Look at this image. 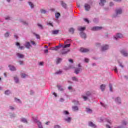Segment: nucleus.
<instances>
[{
  "label": "nucleus",
  "instance_id": "nucleus-1",
  "mask_svg": "<svg viewBox=\"0 0 128 128\" xmlns=\"http://www.w3.org/2000/svg\"><path fill=\"white\" fill-rule=\"evenodd\" d=\"M78 68L75 69V74H78L80 70H82V66H80V64H78Z\"/></svg>",
  "mask_w": 128,
  "mask_h": 128
},
{
  "label": "nucleus",
  "instance_id": "nucleus-2",
  "mask_svg": "<svg viewBox=\"0 0 128 128\" xmlns=\"http://www.w3.org/2000/svg\"><path fill=\"white\" fill-rule=\"evenodd\" d=\"M68 52H70V50L64 48L61 52V54H68Z\"/></svg>",
  "mask_w": 128,
  "mask_h": 128
},
{
  "label": "nucleus",
  "instance_id": "nucleus-3",
  "mask_svg": "<svg viewBox=\"0 0 128 128\" xmlns=\"http://www.w3.org/2000/svg\"><path fill=\"white\" fill-rule=\"evenodd\" d=\"M80 51H81L82 52H90V50L82 48H80Z\"/></svg>",
  "mask_w": 128,
  "mask_h": 128
},
{
  "label": "nucleus",
  "instance_id": "nucleus-4",
  "mask_svg": "<svg viewBox=\"0 0 128 128\" xmlns=\"http://www.w3.org/2000/svg\"><path fill=\"white\" fill-rule=\"evenodd\" d=\"M122 38V34H118L116 36L114 37V38L118 40V38Z\"/></svg>",
  "mask_w": 128,
  "mask_h": 128
},
{
  "label": "nucleus",
  "instance_id": "nucleus-5",
  "mask_svg": "<svg viewBox=\"0 0 128 128\" xmlns=\"http://www.w3.org/2000/svg\"><path fill=\"white\" fill-rule=\"evenodd\" d=\"M102 28L100 26H96L94 27L92 30H102Z\"/></svg>",
  "mask_w": 128,
  "mask_h": 128
},
{
  "label": "nucleus",
  "instance_id": "nucleus-6",
  "mask_svg": "<svg viewBox=\"0 0 128 128\" xmlns=\"http://www.w3.org/2000/svg\"><path fill=\"white\" fill-rule=\"evenodd\" d=\"M121 54L124 56H128V52H126V51L124 50H121Z\"/></svg>",
  "mask_w": 128,
  "mask_h": 128
},
{
  "label": "nucleus",
  "instance_id": "nucleus-7",
  "mask_svg": "<svg viewBox=\"0 0 128 128\" xmlns=\"http://www.w3.org/2000/svg\"><path fill=\"white\" fill-rule=\"evenodd\" d=\"M80 36L82 38H86V34L84 33V32H80Z\"/></svg>",
  "mask_w": 128,
  "mask_h": 128
},
{
  "label": "nucleus",
  "instance_id": "nucleus-8",
  "mask_svg": "<svg viewBox=\"0 0 128 128\" xmlns=\"http://www.w3.org/2000/svg\"><path fill=\"white\" fill-rule=\"evenodd\" d=\"M88 124L90 126H92V128H96V124L92 123V122H89Z\"/></svg>",
  "mask_w": 128,
  "mask_h": 128
},
{
  "label": "nucleus",
  "instance_id": "nucleus-9",
  "mask_svg": "<svg viewBox=\"0 0 128 128\" xmlns=\"http://www.w3.org/2000/svg\"><path fill=\"white\" fill-rule=\"evenodd\" d=\"M84 8L86 10H89L90 8V6L89 4H85Z\"/></svg>",
  "mask_w": 128,
  "mask_h": 128
},
{
  "label": "nucleus",
  "instance_id": "nucleus-10",
  "mask_svg": "<svg viewBox=\"0 0 128 128\" xmlns=\"http://www.w3.org/2000/svg\"><path fill=\"white\" fill-rule=\"evenodd\" d=\"M24 46H26V48H30V46H32L30 42H26V44L24 45Z\"/></svg>",
  "mask_w": 128,
  "mask_h": 128
},
{
  "label": "nucleus",
  "instance_id": "nucleus-11",
  "mask_svg": "<svg viewBox=\"0 0 128 128\" xmlns=\"http://www.w3.org/2000/svg\"><path fill=\"white\" fill-rule=\"evenodd\" d=\"M108 48V45L104 46L102 48V50L104 52V50H106Z\"/></svg>",
  "mask_w": 128,
  "mask_h": 128
},
{
  "label": "nucleus",
  "instance_id": "nucleus-12",
  "mask_svg": "<svg viewBox=\"0 0 128 128\" xmlns=\"http://www.w3.org/2000/svg\"><path fill=\"white\" fill-rule=\"evenodd\" d=\"M100 4L102 6H104V4H105V2H106V0H100Z\"/></svg>",
  "mask_w": 128,
  "mask_h": 128
},
{
  "label": "nucleus",
  "instance_id": "nucleus-13",
  "mask_svg": "<svg viewBox=\"0 0 128 128\" xmlns=\"http://www.w3.org/2000/svg\"><path fill=\"white\" fill-rule=\"evenodd\" d=\"M100 88L102 90V92H104V89L106 88V85L102 84L100 86Z\"/></svg>",
  "mask_w": 128,
  "mask_h": 128
},
{
  "label": "nucleus",
  "instance_id": "nucleus-14",
  "mask_svg": "<svg viewBox=\"0 0 128 128\" xmlns=\"http://www.w3.org/2000/svg\"><path fill=\"white\" fill-rule=\"evenodd\" d=\"M17 56H18L20 58H24V54H20V53L17 54Z\"/></svg>",
  "mask_w": 128,
  "mask_h": 128
},
{
  "label": "nucleus",
  "instance_id": "nucleus-15",
  "mask_svg": "<svg viewBox=\"0 0 128 128\" xmlns=\"http://www.w3.org/2000/svg\"><path fill=\"white\" fill-rule=\"evenodd\" d=\"M64 120H66V122H70L72 120V118L68 117V118H65Z\"/></svg>",
  "mask_w": 128,
  "mask_h": 128
},
{
  "label": "nucleus",
  "instance_id": "nucleus-16",
  "mask_svg": "<svg viewBox=\"0 0 128 128\" xmlns=\"http://www.w3.org/2000/svg\"><path fill=\"white\" fill-rule=\"evenodd\" d=\"M61 4L62 6H63V8H66V4L64 2L62 1L61 2Z\"/></svg>",
  "mask_w": 128,
  "mask_h": 128
},
{
  "label": "nucleus",
  "instance_id": "nucleus-17",
  "mask_svg": "<svg viewBox=\"0 0 128 128\" xmlns=\"http://www.w3.org/2000/svg\"><path fill=\"white\" fill-rule=\"evenodd\" d=\"M72 108V110L74 111V112H76V110H78V106H74Z\"/></svg>",
  "mask_w": 128,
  "mask_h": 128
},
{
  "label": "nucleus",
  "instance_id": "nucleus-18",
  "mask_svg": "<svg viewBox=\"0 0 128 128\" xmlns=\"http://www.w3.org/2000/svg\"><path fill=\"white\" fill-rule=\"evenodd\" d=\"M115 101L117 102V104H120V98H117Z\"/></svg>",
  "mask_w": 128,
  "mask_h": 128
},
{
  "label": "nucleus",
  "instance_id": "nucleus-19",
  "mask_svg": "<svg viewBox=\"0 0 128 128\" xmlns=\"http://www.w3.org/2000/svg\"><path fill=\"white\" fill-rule=\"evenodd\" d=\"M36 122L39 128H42V123L38 121Z\"/></svg>",
  "mask_w": 128,
  "mask_h": 128
},
{
  "label": "nucleus",
  "instance_id": "nucleus-20",
  "mask_svg": "<svg viewBox=\"0 0 128 128\" xmlns=\"http://www.w3.org/2000/svg\"><path fill=\"white\" fill-rule=\"evenodd\" d=\"M116 14H122V10L121 9H118V10H116Z\"/></svg>",
  "mask_w": 128,
  "mask_h": 128
},
{
  "label": "nucleus",
  "instance_id": "nucleus-21",
  "mask_svg": "<svg viewBox=\"0 0 128 128\" xmlns=\"http://www.w3.org/2000/svg\"><path fill=\"white\" fill-rule=\"evenodd\" d=\"M58 30H54L52 32V34H58Z\"/></svg>",
  "mask_w": 128,
  "mask_h": 128
},
{
  "label": "nucleus",
  "instance_id": "nucleus-22",
  "mask_svg": "<svg viewBox=\"0 0 128 128\" xmlns=\"http://www.w3.org/2000/svg\"><path fill=\"white\" fill-rule=\"evenodd\" d=\"M60 62H62V58H57V60L56 61V64H60Z\"/></svg>",
  "mask_w": 128,
  "mask_h": 128
},
{
  "label": "nucleus",
  "instance_id": "nucleus-23",
  "mask_svg": "<svg viewBox=\"0 0 128 128\" xmlns=\"http://www.w3.org/2000/svg\"><path fill=\"white\" fill-rule=\"evenodd\" d=\"M10 70H16V68L14 66H9Z\"/></svg>",
  "mask_w": 128,
  "mask_h": 128
},
{
  "label": "nucleus",
  "instance_id": "nucleus-24",
  "mask_svg": "<svg viewBox=\"0 0 128 128\" xmlns=\"http://www.w3.org/2000/svg\"><path fill=\"white\" fill-rule=\"evenodd\" d=\"M78 30L80 32H82V30H86V27H80L79 28Z\"/></svg>",
  "mask_w": 128,
  "mask_h": 128
},
{
  "label": "nucleus",
  "instance_id": "nucleus-25",
  "mask_svg": "<svg viewBox=\"0 0 128 128\" xmlns=\"http://www.w3.org/2000/svg\"><path fill=\"white\" fill-rule=\"evenodd\" d=\"M70 44H66V45H64L62 48H70Z\"/></svg>",
  "mask_w": 128,
  "mask_h": 128
},
{
  "label": "nucleus",
  "instance_id": "nucleus-26",
  "mask_svg": "<svg viewBox=\"0 0 128 128\" xmlns=\"http://www.w3.org/2000/svg\"><path fill=\"white\" fill-rule=\"evenodd\" d=\"M21 122H26V124H28V121L26 120V119L24 118H22L21 119Z\"/></svg>",
  "mask_w": 128,
  "mask_h": 128
},
{
  "label": "nucleus",
  "instance_id": "nucleus-27",
  "mask_svg": "<svg viewBox=\"0 0 128 128\" xmlns=\"http://www.w3.org/2000/svg\"><path fill=\"white\" fill-rule=\"evenodd\" d=\"M60 16V14L59 12H57L56 14V18H58Z\"/></svg>",
  "mask_w": 128,
  "mask_h": 128
},
{
  "label": "nucleus",
  "instance_id": "nucleus-28",
  "mask_svg": "<svg viewBox=\"0 0 128 128\" xmlns=\"http://www.w3.org/2000/svg\"><path fill=\"white\" fill-rule=\"evenodd\" d=\"M14 80L16 83L18 82V77L16 76L14 77Z\"/></svg>",
  "mask_w": 128,
  "mask_h": 128
},
{
  "label": "nucleus",
  "instance_id": "nucleus-29",
  "mask_svg": "<svg viewBox=\"0 0 128 128\" xmlns=\"http://www.w3.org/2000/svg\"><path fill=\"white\" fill-rule=\"evenodd\" d=\"M69 32H72V34H74V28H70V30H69Z\"/></svg>",
  "mask_w": 128,
  "mask_h": 128
},
{
  "label": "nucleus",
  "instance_id": "nucleus-30",
  "mask_svg": "<svg viewBox=\"0 0 128 128\" xmlns=\"http://www.w3.org/2000/svg\"><path fill=\"white\" fill-rule=\"evenodd\" d=\"M62 70H58V72H56V74H62Z\"/></svg>",
  "mask_w": 128,
  "mask_h": 128
},
{
  "label": "nucleus",
  "instance_id": "nucleus-31",
  "mask_svg": "<svg viewBox=\"0 0 128 128\" xmlns=\"http://www.w3.org/2000/svg\"><path fill=\"white\" fill-rule=\"evenodd\" d=\"M38 28H41V30H42L44 28V27L42 26V25L40 24H38Z\"/></svg>",
  "mask_w": 128,
  "mask_h": 128
},
{
  "label": "nucleus",
  "instance_id": "nucleus-32",
  "mask_svg": "<svg viewBox=\"0 0 128 128\" xmlns=\"http://www.w3.org/2000/svg\"><path fill=\"white\" fill-rule=\"evenodd\" d=\"M29 5L32 8H34V4H32V2H28Z\"/></svg>",
  "mask_w": 128,
  "mask_h": 128
},
{
  "label": "nucleus",
  "instance_id": "nucleus-33",
  "mask_svg": "<svg viewBox=\"0 0 128 128\" xmlns=\"http://www.w3.org/2000/svg\"><path fill=\"white\" fill-rule=\"evenodd\" d=\"M34 36H36V38H38L39 40L40 38V35L36 34V33H34Z\"/></svg>",
  "mask_w": 128,
  "mask_h": 128
},
{
  "label": "nucleus",
  "instance_id": "nucleus-34",
  "mask_svg": "<svg viewBox=\"0 0 128 128\" xmlns=\"http://www.w3.org/2000/svg\"><path fill=\"white\" fill-rule=\"evenodd\" d=\"M87 112H92V110L90 108H86Z\"/></svg>",
  "mask_w": 128,
  "mask_h": 128
},
{
  "label": "nucleus",
  "instance_id": "nucleus-35",
  "mask_svg": "<svg viewBox=\"0 0 128 128\" xmlns=\"http://www.w3.org/2000/svg\"><path fill=\"white\" fill-rule=\"evenodd\" d=\"M109 88H110V90L112 92V84H109Z\"/></svg>",
  "mask_w": 128,
  "mask_h": 128
},
{
  "label": "nucleus",
  "instance_id": "nucleus-36",
  "mask_svg": "<svg viewBox=\"0 0 128 128\" xmlns=\"http://www.w3.org/2000/svg\"><path fill=\"white\" fill-rule=\"evenodd\" d=\"M26 76V75L24 74H22L21 78H24Z\"/></svg>",
  "mask_w": 128,
  "mask_h": 128
},
{
  "label": "nucleus",
  "instance_id": "nucleus-37",
  "mask_svg": "<svg viewBox=\"0 0 128 128\" xmlns=\"http://www.w3.org/2000/svg\"><path fill=\"white\" fill-rule=\"evenodd\" d=\"M72 80H74V82H78V78L76 77H72Z\"/></svg>",
  "mask_w": 128,
  "mask_h": 128
},
{
  "label": "nucleus",
  "instance_id": "nucleus-38",
  "mask_svg": "<svg viewBox=\"0 0 128 128\" xmlns=\"http://www.w3.org/2000/svg\"><path fill=\"white\" fill-rule=\"evenodd\" d=\"M10 94V90L5 91V94Z\"/></svg>",
  "mask_w": 128,
  "mask_h": 128
},
{
  "label": "nucleus",
  "instance_id": "nucleus-39",
  "mask_svg": "<svg viewBox=\"0 0 128 128\" xmlns=\"http://www.w3.org/2000/svg\"><path fill=\"white\" fill-rule=\"evenodd\" d=\"M86 94L87 96H90L91 94L90 92H87Z\"/></svg>",
  "mask_w": 128,
  "mask_h": 128
},
{
  "label": "nucleus",
  "instance_id": "nucleus-40",
  "mask_svg": "<svg viewBox=\"0 0 128 128\" xmlns=\"http://www.w3.org/2000/svg\"><path fill=\"white\" fill-rule=\"evenodd\" d=\"M41 13L42 14H46V10H40Z\"/></svg>",
  "mask_w": 128,
  "mask_h": 128
},
{
  "label": "nucleus",
  "instance_id": "nucleus-41",
  "mask_svg": "<svg viewBox=\"0 0 128 128\" xmlns=\"http://www.w3.org/2000/svg\"><path fill=\"white\" fill-rule=\"evenodd\" d=\"M30 42L31 44H33V46H36V42H34V40H30Z\"/></svg>",
  "mask_w": 128,
  "mask_h": 128
},
{
  "label": "nucleus",
  "instance_id": "nucleus-42",
  "mask_svg": "<svg viewBox=\"0 0 128 128\" xmlns=\"http://www.w3.org/2000/svg\"><path fill=\"white\" fill-rule=\"evenodd\" d=\"M68 42H70V40H66V41L64 42V44H68Z\"/></svg>",
  "mask_w": 128,
  "mask_h": 128
},
{
  "label": "nucleus",
  "instance_id": "nucleus-43",
  "mask_svg": "<svg viewBox=\"0 0 128 128\" xmlns=\"http://www.w3.org/2000/svg\"><path fill=\"white\" fill-rule=\"evenodd\" d=\"M5 36H6V38H8V36H10V33L6 32V33L5 34Z\"/></svg>",
  "mask_w": 128,
  "mask_h": 128
},
{
  "label": "nucleus",
  "instance_id": "nucleus-44",
  "mask_svg": "<svg viewBox=\"0 0 128 128\" xmlns=\"http://www.w3.org/2000/svg\"><path fill=\"white\" fill-rule=\"evenodd\" d=\"M64 114H70L68 113V111H64Z\"/></svg>",
  "mask_w": 128,
  "mask_h": 128
},
{
  "label": "nucleus",
  "instance_id": "nucleus-45",
  "mask_svg": "<svg viewBox=\"0 0 128 128\" xmlns=\"http://www.w3.org/2000/svg\"><path fill=\"white\" fill-rule=\"evenodd\" d=\"M84 20L86 22H88V24H89V22H90V21H88V20L87 18H84Z\"/></svg>",
  "mask_w": 128,
  "mask_h": 128
},
{
  "label": "nucleus",
  "instance_id": "nucleus-46",
  "mask_svg": "<svg viewBox=\"0 0 128 128\" xmlns=\"http://www.w3.org/2000/svg\"><path fill=\"white\" fill-rule=\"evenodd\" d=\"M82 98H83L84 100H88V97H86V96H82Z\"/></svg>",
  "mask_w": 128,
  "mask_h": 128
},
{
  "label": "nucleus",
  "instance_id": "nucleus-47",
  "mask_svg": "<svg viewBox=\"0 0 128 128\" xmlns=\"http://www.w3.org/2000/svg\"><path fill=\"white\" fill-rule=\"evenodd\" d=\"M15 100H16V102H20V100L19 99H18L17 98H15Z\"/></svg>",
  "mask_w": 128,
  "mask_h": 128
},
{
  "label": "nucleus",
  "instance_id": "nucleus-48",
  "mask_svg": "<svg viewBox=\"0 0 128 128\" xmlns=\"http://www.w3.org/2000/svg\"><path fill=\"white\" fill-rule=\"evenodd\" d=\"M19 48H20V50H24V46H19Z\"/></svg>",
  "mask_w": 128,
  "mask_h": 128
},
{
  "label": "nucleus",
  "instance_id": "nucleus-49",
  "mask_svg": "<svg viewBox=\"0 0 128 128\" xmlns=\"http://www.w3.org/2000/svg\"><path fill=\"white\" fill-rule=\"evenodd\" d=\"M101 105L102 106H104V108H106V105L100 102Z\"/></svg>",
  "mask_w": 128,
  "mask_h": 128
},
{
  "label": "nucleus",
  "instance_id": "nucleus-50",
  "mask_svg": "<svg viewBox=\"0 0 128 128\" xmlns=\"http://www.w3.org/2000/svg\"><path fill=\"white\" fill-rule=\"evenodd\" d=\"M48 24L50 26H54V25H52V24L51 22L48 23Z\"/></svg>",
  "mask_w": 128,
  "mask_h": 128
},
{
  "label": "nucleus",
  "instance_id": "nucleus-51",
  "mask_svg": "<svg viewBox=\"0 0 128 128\" xmlns=\"http://www.w3.org/2000/svg\"><path fill=\"white\" fill-rule=\"evenodd\" d=\"M6 20H10V16H8L6 18Z\"/></svg>",
  "mask_w": 128,
  "mask_h": 128
},
{
  "label": "nucleus",
  "instance_id": "nucleus-52",
  "mask_svg": "<svg viewBox=\"0 0 128 128\" xmlns=\"http://www.w3.org/2000/svg\"><path fill=\"white\" fill-rule=\"evenodd\" d=\"M85 62H88V58H85L84 60Z\"/></svg>",
  "mask_w": 128,
  "mask_h": 128
},
{
  "label": "nucleus",
  "instance_id": "nucleus-53",
  "mask_svg": "<svg viewBox=\"0 0 128 128\" xmlns=\"http://www.w3.org/2000/svg\"><path fill=\"white\" fill-rule=\"evenodd\" d=\"M10 110H14V108L12 106H10Z\"/></svg>",
  "mask_w": 128,
  "mask_h": 128
},
{
  "label": "nucleus",
  "instance_id": "nucleus-54",
  "mask_svg": "<svg viewBox=\"0 0 128 128\" xmlns=\"http://www.w3.org/2000/svg\"><path fill=\"white\" fill-rule=\"evenodd\" d=\"M54 128H60V127L58 125H56L55 126Z\"/></svg>",
  "mask_w": 128,
  "mask_h": 128
},
{
  "label": "nucleus",
  "instance_id": "nucleus-55",
  "mask_svg": "<svg viewBox=\"0 0 128 128\" xmlns=\"http://www.w3.org/2000/svg\"><path fill=\"white\" fill-rule=\"evenodd\" d=\"M58 90H64L62 88H60V86H58Z\"/></svg>",
  "mask_w": 128,
  "mask_h": 128
},
{
  "label": "nucleus",
  "instance_id": "nucleus-56",
  "mask_svg": "<svg viewBox=\"0 0 128 128\" xmlns=\"http://www.w3.org/2000/svg\"><path fill=\"white\" fill-rule=\"evenodd\" d=\"M22 24H25L26 26H28V23H26V22H23Z\"/></svg>",
  "mask_w": 128,
  "mask_h": 128
},
{
  "label": "nucleus",
  "instance_id": "nucleus-57",
  "mask_svg": "<svg viewBox=\"0 0 128 128\" xmlns=\"http://www.w3.org/2000/svg\"><path fill=\"white\" fill-rule=\"evenodd\" d=\"M114 2H122V0H114Z\"/></svg>",
  "mask_w": 128,
  "mask_h": 128
},
{
  "label": "nucleus",
  "instance_id": "nucleus-58",
  "mask_svg": "<svg viewBox=\"0 0 128 128\" xmlns=\"http://www.w3.org/2000/svg\"><path fill=\"white\" fill-rule=\"evenodd\" d=\"M39 64H40V66H44V63H43V62H40L39 63Z\"/></svg>",
  "mask_w": 128,
  "mask_h": 128
},
{
  "label": "nucleus",
  "instance_id": "nucleus-59",
  "mask_svg": "<svg viewBox=\"0 0 128 128\" xmlns=\"http://www.w3.org/2000/svg\"><path fill=\"white\" fill-rule=\"evenodd\" d=\"M110 6H114V3H112V2H110Z\"/></svg>",
  "mask_w": 128,
  "mask_h": 128
},
{
  "label": "nucleus",
  "instance_id": "nucleus-60",
  "mask_svg": "<svg viewBox=\"0 0 128 128\" xmlns=\"http://www.w3.org/2000/svg\"><path fill=\"white\" fill-rule=\"evenodd\" d=\"M114 70L116 72H118V68H115L114 69Z\"/></svg>",
  "mask_w": 128,
  "mask_h": 128
},
{
  "label": "nucleus",
  "instance_id": "nucleus-61",
  "mask_svg": "<svg viewBox=\"0 0 128 128\" xmlns=\"http://www.w3.org/2000/svg\"><path fill=\"white\" fill-rule=\"evenodd\" d=\"M20 64H24V62L22 61H20L19 62Z\"/></svg>",
  "mask_w": 128,
  "mask_h": 128
},
{
  "label": "nucleus",
  "instance_id": "nucleus-62",
  "mask_svg": "<svg viewBox=\"0 0 128 128\" xmlns=\"http://www.w3.org/2000/svg\"><path fill=\"white\" fill-rule=\"evenodd\" d=\"M69 62H74V60H72V59H70L69 60Z\"/></svg>",
  "mask_w": 128,
  "mask_h": 128
},
{
  "label": "nucleus",
  "instance_id": "nucleus-63",
  "mask_svg": "<svg viewBox=\"0 0 128 128\" xmlns=\"http://www.w3.org/2000/svg\"><path fill=\"white\" fill-rule=\"evenodd\" d=\"M16 46H20V43L16 42Z\"/></svg>",
  "mask_w": 128,
  "mask_h": 128
},
{
  "label": "nucleus",
  "instance_id": "nucleus-64",
  "mask_svg": "<svg viewBox=\"0 0 128 128\" xmlns=\"http://www.w3.org/2000/svg\"><path fill=\"white\" fill-rule=\"evenodd\" d=\"M106 128H110V126H108V125H106Z\"/></svg>",
  "mask_w": 128,
  "mask_h": 128
}]
</instances>
